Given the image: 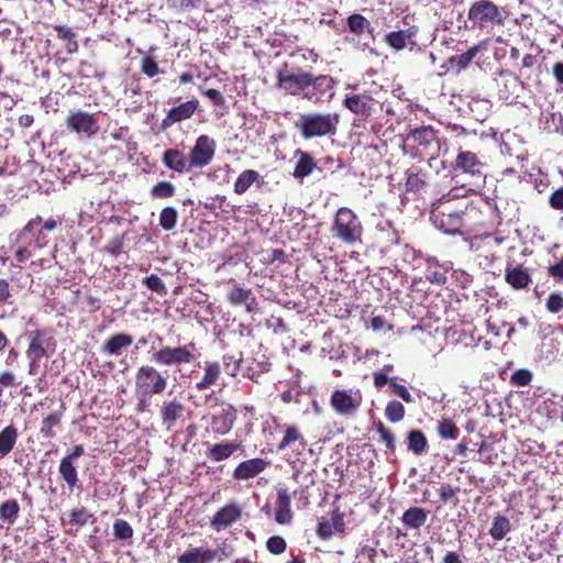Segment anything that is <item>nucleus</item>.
<instances>
[{"label": "nucleus", "mask_w": 563, "mask_h": 563, "mask_svg": "<svg viewBox=\"0 0 563 563\" xmlns=\"http://www.w3.org/2000/svg\"><path fill=\"white\" fill-rule=\"evenodd\" d=\"M271 423L274 431L282 432V439L276 444V451L284 453L288 461L291 459L299 461L308 446V441L301 428L295 423H282L275 416L271 418Z\"/></svg>", "instance_id": "f257e3e1"}, {"label": "nucleus", "mask_w": 563, "mask_h": 563, "mask_svg": "<svg viewBox=\"0 0 563 563\" xmlns=\"http://www.w3.org/2000/svg\"><path fill=\"white\" fill-rule=\"evenodd\" d=\"M340 123L338 113L310 112L301 114L295 126L305 139L334 136Z\"/></svg>", "instance_id": "f03ea898"}, {"label": "nucleus", "mask_w": 563, "mask_h": 563, "mask_svg": "<svg viewBox=\"0 0 563 563\" xmlns=\"http://www.w3.org/2000/svg\"><path fill=\"white\" fill-rule=\"evenodd\" d=\"M331 232L333 238L353 245L362 241L363 224L352 209L341 207L334 216Z\"/></svg>", "instance_id": "7ed1b4c3"}, {"label": "nucleus", "mask_w": 563, "mask_h": 563, "mask_svg": "<svg viewBox=\"0 0 563 563\" xmlns=\"http://www.w3.org/2000/svg\"><path fill=\"white\" fill-rule=\"evenodd\" d=\"M508 16V11L504 7H498L492 0H477L471 4L467 18L473 27L487 29L494 26H504Z\"/></svg>", "instance_id": "20e7f679"}, {"label": "nucleus", "mask_w": 563, "mask_h": 563, "mask_svg": "<svg viewBox=\"0 0 563 563\" xmlns=\"http://www.w3.org/2000/svg\"><path fill=\"white\" fill-rule=\"evenodd\" d=\"M197 346L195 342L185 345H164L151 355L156 364L180 371L183 365L192 363L196 360Z\"/></svg>", "instance_id": "39448f33"}, {"label": "nucleus", "mask_w": 563, "mask_h": 563, "mask_svg": "<svg viewBox=\"0 0 563 563\" xmlns=\"http://www.w3.org/2000/svg\"><path fill=\"white\" fill-rule=\"evenodd\" d=\"M168 385L167 377L153 365H142L135 373V395L147 398L163 394Z\"/></svg>", "instance_id": "423d86ee"}, {"label": "nucleus", "mask_w": 563, "mask_h": 563, "mask_svg": "<svg viewBox=\"0 0 563 563\" xmlns=\"http://www.w3.org/2000/svg\"><path fill=\"white\" fill-rule=\"evenodd\" d=\"M430 219L435 228L446 234H463L461 211L445 206L443 199H438L433 202Z\"/></svg>", "instance_id": "0eeeda50"}, {"label": "nucleus", "mask_w": 563, "mask_h": 563, "mask_svg": "<svg viewBox=\"0 0 563 563\" xmlns=\"http://www.w3.org/2000/svg\"><path fill=\"white\" fill-rule=\"evenodd\" d=\"M100 112L90 113L84 110L69 111L65 119L66 129L79 136L91 139L100 131Z\"/></svg>", "instance_id": "6e6552de"}, {"label": "nucleus", "mask_w": 563, "mask_h": 563, "mask_svg": "<svg viewBox=\"0 0 563 563\" xmlns=\"http://www.w3.org/2000/svg\"><path fill=\"white\" fill-rule=\"evenodd\" d=\"M288 64L284 63L283 68L277 71V86L286 93L299 96L310 87L311 73L297 68L296 71H289Z\"/></svg>", "instance_id": "1a4fd4ad"}, {"label": "nucleus", "mask_w": 563, "mask_h": 563, "mask_svg": "<svg viewBox=\"0 0 563 563\" xmlns=\"http://www.w3.org/2000/svg\"><path fill=\"white\" fill-rule=\"evenodd\" d=\"M490 212L492 208L489 203L482 198L467 203L465 208L461 210L463 233L476 232L484 228Z\"/></svg>", "instance_id": "9d476101"}, {"label": "nucleus", "mask_w": 563, "mask_h": 563, "mask_svg": "<svg viewBox=\"0 0 563 563\" xmlns=\"http://www.w3.org/2000/svg\"><path fill=\"white\" fill-rule=\"evenodd\" d=\"M362 402L363 397L358 389L354 391L335 389L330 397V406L339 416H354Z\"/></svg>", "instance_id": "9b49d317"}, {"label": "nucleus", "mask_w": 563, "mask_h": 563, "mask_svg": "<svg viewBox=\"0 0 563 563\" xmlns=\"http://www.w3.org/2000/svg\"><path fill=\"white\" fill-rule=\"evenodd\" d=\"M30 343L26 350V355L30 358V374L35 373L38 366V361L47 355L46 346L53 341L52 336H47L45 330L36 329L27 333Z\"/></svg>", "instance_id": "f8f14e48"}, {"label": "nucleus", "mask_w": 563, "mask_h": 563, "mask_svg": "<svg viewBox=\"0 0 563 563\" xmlns=\"http://www.w3.org/2000/svg\"><path fill=\"white\" fill-rule=\"evenodd\" d=\"M199 108L198 99H190L185 102H181L177 106H173L170 109L166 111L165 117L161 122V130L166 131L176 124H180L194 117L196 111Z\"/></svg>", "instance_id": "ddd939ff"}, {"label": "nucleus", "mask_w": 563, "mask_h": 563, "mask_svg": "<svg viewBox=\"0 0 563 563\" xmlns=\"http://www.w3.org/2000/svg\"><path fill=\"white\" fill-rule=\"evenodd\" d=\"M317 536L321 540H330L334 533L345 534L344 514L339 507H335L330 518L321 517L317 525Z\"/></svg>", "instance_id": "4468645a"}, {"label": "nucleus", "mask_w": 563, "mask_h": 563, "mask_svg": "<svg viewBox=\"0 0 563 563\" xmlns=\"http://www.w3.org/2000/svg\"><path fill=\"white\" fill-rule=\"evenodd\" d=\"M236 420V409L232 405H224L213 413L211 418V430L219 435L228 434Z\"/></svg>", "instance_id": "2eb2a0df"}, {"label": "nucleus", "mask_w": 563, "mask_h": 563, "mask_svg": "<svg viewBox=\"0 0 563 563\" xmlns=\"http://www.w3.org/2000/svg\"><path fill=\"white\" fill-rule=\"evenodd\" d=\"M185 411V404L179 398L174 397L173 399L164 400L159 409V415L166 429H173L176 422L184 418Z\"/></svg>", "instance_id": "dca6fc26"}, {"label": "nucleus", "mask_w": 563, "mask_h": 563, "mask_svg": "<svg viewBox=\"0 0 563 563\" xmlns=\"http://www.w3.org/2000/svg\"><path fill=\"white\" fill-rule=\"evenodd\" d=\"M227 300L233 307L243 305L249 313L256 311V298L253 296L252 289L243 285L235 284L227 294Z\"/></svg>", "instance_id": "f3484780"}, {"label": "nucleus", "mask_w": 563, "mask_h": 563, "mask_svg": "<svg viewBox=\"0 0 563 563\" xmlns=\"http://www.w3.org/2000/svg\"><path fill=\"white\" fill-rule=\"evenodd\" d=\"M268 465L269 462L262 457H254L243 461L233 470V478L236 481H247L254 478L255 476L263 473Z\"/></svg>", "instance_id": "a211bd4d"}, {"label": "nucleus", "mask_w": 563, "mask_h": 563, "mask_svg": "<svg viewBox=\"0 0 563 563\" xmlns=\"http://www.w3.org/2000/svg\"><path fill=\"white\" fill-rule=\"evenodd\" d=\"M241 516V507L233 503L220 508L212 517L210 525L214 530L220 531L239 521Z\"/></svg>", "instance_id": "6ab92c4d"}, {"label": "nucleus", "mask_w": 563, "mask_h": 563, "mask_svg": "<svg viewBox=\"0 0 563 563\" xmlns=\"http://www.w3.org/2000/svg\"><path fill=\"white\" fill-rule=\"evenodd\" d=\"M243 450V445L238 441H222L212 444L206 451V456L214 463L222 462L231 457L236 451Z\"/></svg>", "instance_id": "aec40b11"}, {"label": "nucleus", "mask_w": 563, "mask_h": 563, "mask_svg": "<svg viewBox=\"0 0 563 563\" xmlns=\"http://www.w3.org/2000/svg\"><path fill=\"white\" fill-rule=\"evenodd\" d=\"M219 550L210 548H190L177 558L178 563H212L218 559Z\"/></svg>", "instance_id": "412c9836"}, {"label": "nucleus", "mask_w": 563, "mask_h": 563, "mask_svg": "<svg viewBox=\"0 0 563 563\" xmlns=\"http://www.w3.org/2000/svg\"><path fill=\"white\" fill-rule=\"evenodd\" d=\"M505 282L514 289H526L532 282L531 275L521 264L507 266L505 271Z\"/></svg>", "instance_id": "4be33fe9"}, {"label": "nucleus", "mask_w": 563, "mask_h": 563, "mask_svg": "<svg viewBox=\"0 0 563 563\" xmlns=\"http://www.w3.org/2000/svg\"><path fill=\"white\" fill-rule=\"evenodd\" d=\"M133 343V338L128 333H115L109 336L102 344V352L110 356H119Z\"/></svg>", "instance_id": "5701e85b"}, {"label": "nucleus", "mask_w": 563, "mask_h": 563, "mask_svg": "<svg viewBox=\"0 0 563 563\" xmlns=\"http://www.w3.org/2000/svg\"><path fill=\"white\" fill-rule=\"evenodd\" d=\"M291 496L286 488L277 489L275 520L279 525H289L294 515L290 508Z\"/></svg>", "instance_id": "b1692460"}, {"label": "nucleus", "mask_w": 563, "mask_h": 563, "mask_svg": "<svg viewBox=\"0 0 563 563\" xmlns=\"http://www.w3.org/2000/svg\"><path fill=\"white\" fill-rule=\"evenodd\" d=\"M202 368L203 375L196 383V389L199 391L207 390L217 385L222 373V367L218 361H205Z\"/></svg>", "instance_id": "393cba45"}, {"label": "nucleus", "mask_w": 563, "mask_h": 563, "mask_svg": "<svg viewBox=\"0 0 563 563\" xmlns=\"http://www.w3.org/2000/svg\"><path fill=\"white\" fill-rule=\"evenodd\" d=\"M429 511L419 506L406 509L400 518L407 530H420L428 521Z\"/></svg>", "instance_id": "a878e982"}, {"label": "nucleus", "mask_w": 563, "mask_h": 563, "mask_svg": "<svg viewBox=\"0 0 563 563\" xmlns=\"http://www.w3.org/2000/svg\"><path fill=\"white\" fill-rule=\"evenodd\" d=\"M479 51H481V45H475V46L468 48L463 54L451 56L442 65V68H445L446 71H454L455 74H460L462 70L467 68V66L471 64V62L479 53Z\"/></svg>", "instance_id": "bb28decb"}, {"label": "nucleus", "mask_w": 563, "mask_h": 563, "mask_svg": "<svg viewBox=\"0 0 563 563\" xmlns=\"http://www.w3.org/2000/svg\"><path fill=\"white\" fill-rule=\"evenodd\" d=\"M64 418L63 410L52 411L40 423V434L45 440H52L57 435V430L62 429Z\"/></svg>", "instance_id": "cd10ccee"}, {"label": "nucleus", "mask_w": 563, "mask_h": 563, "mask_svg": "<svg viewBox=\"0 0 563 563\" xmlns=\"http://www.w3.org/2000/svg\"><path fill=\"white\" fill-rule=\"evenodd\" d=\"M333 86H334V79L331 76H328V75L314 76L311 73L310 87H312V91L307 92L305 95V97L308 98L309 100L318 101L324 95L330 93L333 89Z\"/></svg>", "instance_id": "c85d7f7f"}, {"label": "nucleus", "mask_w": 563, "mask_h": 563, "mask_svg": "<svg viewBox=\"0 0 563 563\" xmlns=\"http://www.w3.org/2000/svg\"><path fill=\"white\" fill-rule=\"evenodd\" d=\"M264 184L263 176L255 169H244L239 174L233 190L236 195H244L253 185L262 187Z\"/></svg>", "instance_id": "c756f323"}, {"label": "nucleus", "mask_w": 563, "mask_h": 563, "mask_svg": "<svg viewBox=\"0 0 563 563\" xmlns=\"http://www.w3.org/2000/svg\"><path fill=\"white\" fill-rule=\"evenodd\" d=\"M214 156L213 143H196L190 152L189 165L192 167H203L208 165Z\"/></svg>", "instance_id": "7c9ffc66"}, {"label": "nucleus", "mask_w": 563, "mask_h": 563, "mask_svg": "<svg viewBox=\"0 0 563 563\" xmlns=\"http://www.w3.org/2000/svg\"><path fill=\"white\" fill-rule=\"evenodd\" d=\"M418 27L416 25L408 27L407 30H399L389 32L385 36V42L388 46L396 51H401L406 47L408 42H411L418 34Z\"/></svg>", "instance_id": "2f4dec72"}, {"label": "nucleus", "mask_w": 563, "mask_h": 563, "mask_svg": "<svg viewBox=\"0 0 563 563\" xmlns=\"http://www.w3.org/2000/svg\"><path fill=\"white\" fill-rule=\"evenodd\" d=\"M19 439V430L10 423L0 430V459L9 455L15 448Z\"/></svg>", "instance_id": "473e14b6"}, {"label": "nucleus", "mask_w": 563, "mask_h": 563, "mask_svg": "<svg viewBox=\"0 0 563 563\" xmlns=\"http://www.w3.org/2000/svg\"><path fill=\"white\" fill-rule=\"evenodd\" d=\"M372 100L373 98L368 93L347 95L343 100V104L351 112L363 115L369 111Z\"/></svg>", "instance_id": "72a5a7b5"}, {"label": "nucleus", "mask_w": 563, "mask_h": 563, "mask_svg": "<svg viewBox=\"0 0 563 563\" xmlns=\"http://www.w3.org/2000/svg\"><path fill=\"white\" fill-rule=\"evenodd\" d=\"M163 163L169 169L184 173L190 169L189 158L178 150H167L163 156Z\"/></svg>", "instance_id": "f704fd0d"}, {"label": "nucleus", "mask_w": 563, "mask_h": 563, "mask_svg": "<svg viewBox=\"0 0 563 563\" xmlns=\"http://www.w3.org/2000/svg\"><path fill=\"white\" fill-rule=\"evenodd\" d=\"M58 472L70 490L78 485L79 478L75 461L63 457L59 462Z\"/></svg>", "instance_id": "c9c22d12"}, {"label": "nucleus", "mask_w": 563, "mask_h": 563, "mask_svg": "<svg viewBox=\"0 0 563 563\" xmlns=\"http://www.w3.org/2000/svg\"><path fill=\"white\" fill-rule=\"evenodd\" d=\"M456 166L472 175L481 174L483 163L472 152H461L456 157Z\"/></svg>", "instance_id": "e433bc0d"}, {"label": "nucleus", "mask_w": 563, "mask_h": 563, "mask_svg": "<svg viewBox=\"0 0 563 563\" xmlns=\"http://www.w3.org/2000/svg\"><path fill=\"white\" fill-rule=\"evenodd\" d=\"M407 449L416 455H421L428 449V440L426 434L419 430H410L407 434Z\"/></svg>", "instance_id": "4c0bfd02"}, {"label": "nucleus", "mask_w": 563, "mask_h": 563, "mask_svg": "<svg viewBox=\"0 0 563 563\" xmlns=\"http://www.w3.org/2000/svg\"><path fill=\"white\" fill-rule=\"evenodd\" d=\"M512 530V526H511V522L510 520L501 515V514H497L494 518H493V522H492V527L489 529V536L495 540V541H500L503 540L510 531Z\"/></svg>", "instance_id": "58836bf2"}, {"label": "nucleus", "mask_w": 563, "mask_h": 563, "mask_svg": "<svg viewBox=\"0 0 563 563\" xmlns=\"http://www.w3.org/2000/svg\"><path fill=\"white\" fill-rule=\"evenodd\" d=\"M426 279L439 286H442L446 283V273L443 271L438 261L433 257L427 258V269H426Z\"/></svg>", "instance_id": "ea45409f"}, {"label": "nucleus", "mask_w": 563, "mask_h": 563, "mask_svg": "<svg viewBox=\"0 0 563 563\" xmlns=\"http://www.w3.org/2000/svg\"><path fill=\"white\" fill-rule=\"evenodd\" d=\"M20 510V505L15 499H7L0 504V519L11 526L16 521Z\"/></svg>", "instance_id": "a19ab883"}, {"label": "nucleus", "mask_w": 563, "mask_h": 563, "mask_svg": "<svg viewBox=\"0 0 563 563\" xmlns=\"http://www.w3.org/2000/svg\"><path fill=\"white\" fill-rule=\"evenodd\" d=\"M349 31L357 36L364 34L365 31L372 32L369 21L360 13H353L346 19Z\"/></svg>", "instance_id": "79ce46f5"}, {"label": "nucleus", "mask_w": 563, "mask_h": 563, "mask_svg": "<svg viewBox=\"0 0 563 563\" xmlns=\"http://www.w3.org/2000/svg\"><path fill=\"white\" fill-rule=\"evenodd\" d=\"M374 430L379 434V441L385 444L386 449L390 452L396 451V439L394 432L387 428L383 421H375Z\"/></svg>", "instance_id": "37998d69"}, {"label": "nucleus", "mask_w": 563, "mask_h": 563, "mask_svg": "<svg viewBox=\"0 0 563 563\" xmlns=\"http://www.w3.org/2000/svg\"><path fill=\"white\" fill-rule=\"evenodd\" d=\"M437 433L442 440H455L460 435V429L452 419L444 418L439 421Z\"/></svg>", "instance_id": "c03bdc74"}, {"label": "nucleus", "mask_w": 563, "mask_h": 563, "mask_svg": "<svg viewBox=\"0 0 563 563\" xmlns=\"http://www.w3.org/2000/svg\"><path fill=\"white\" fill-rule=\"evenodd\" d=\"M522 86V82L518 77H510L503 84V88L499 89V98L505 101H512L517 98V92Z\"/></svg>", "instance_id": "a18cd8bd"}, {"label": "nucleus", "mask_w": 563, "mask_h": 563, "mask_svg": "<svg viewBox=\"0 0 563 563\" xmlns=\"http://www.w3.org/2000/svg\"><path fill=\"white\" fill-rule=\"evenodd\" d=\"M406 416L405 406L398 400H389L385 407V417L391 423L404 420Z\"/></svg>", "instance_id": "49530a36"}, {"label": "nucleus", "mask_w": 563, "mask_h": 563, "mask_svg": "<svg viewBox=\"0 0 563 563\" xmlns=\"http://www.w3.org/2000/svg\"><path fill=\"white\" fill-rule=\"evenodd\" d=\"M178 221V212L174 207H165L159 213V225L165 231L175 229Z\"/></svg>", "instance_id": "de8ad7c7"}, {"label": "nucleus", "mask_w": 563, "mask_h": 563, "mask_svg": "<svg viewBox=\"0 0 563 563\" xmlns=\"http://www.w3.org/2000/svg\"><path fill=\"white\" fill-rule=\"evenodd\" d=\"M426 186V175L419 170L410 168L407 172L406 189L408 191H419Z\"/></svg>", "instance_id": "09e8293b"}, {"label": "nucleus", "mask_w": 563, "mask_h": 563, "mask_svg": "<svg viewBox=\"0 0 563 563\" xmlns=\"http://www.w3.org/2000/svg\"><path fill=\"white\" fill-rule=\"evenodd\" d=\"M176 192V187L167 180L157 183L151 188V196L157 199L172 198Z\"/></svg>", "instance_id": "8fccbe9b"}, {"label": "nucleus", "mask_w": 563, "mask_h": 563, "mask_svg": "<svg viewBox=\"0 0 563 563\" xmlns=\"http://www.w3.org/2000/svg\"><path fill=\"white\" fill-rule=\"evenodd\" d=\"M141 73L147 76L148 78H154L158 74H161V69L158 66V63L155 60L154 57L150 55H145L141 59Z\"/></svg>", "instance_id": "3c124183"}, {"label": "nucleus", "mask_w": 563, "mask_h": 563, "mask_svg": "<svg viewBox=\"0 0 563 563\" xmlns=\"http://www.w3.org/2000/svg\"><path fill=\"white\" fill-rule=\"evenodd\" d=\"M314 167L313 159L308 156L303 155L297 163L295 170H294V177L296 178H303L312 173Z\"/></svg>", "instance_id": "603ef678"}, {"label": "nucleus", "mask_w": 563, "mask_h": 563, "mask_svg": "<svg viewBox=\"0 0 563 563\" xmlns=\"http://www.w3.org/2000/svg\"><path fill=\"white\" fill-rule=\"evenodd\" d=\"M113 533L115 538L121 540L131 539L133 537V528L124 519H117L113 523Z\"/></svg>", "instance_id": "864d4df0"}, {"label": "nucleus", "mask_w": 563, "mask_h": 563, "mask_svg": "<svg viewBox=\"0 0 563 563\" xmlns=\"http://www.w3.org/2000/svg\"><path fill=\"white\" fill-rule=\"evenodd\" d=\"M90 517L91 515L85 507L74 508L68 514L69 523L78 527L87 525Z\"/></svg>", "instance_id": "5fc2aeb1"}, {"label": "nucleus", "mask_w": 563, "mask_h": 563, "mask_svg": "<svg viewBox=\"0 0 563 563\" xmlns=\"http://www.w3.org/2000/svg\"><path fill=\"white\" fill-rule=\"evenodd\" d=\"M266 549L269 553H272L274 555H279L286 551L287 542L280 536H273L267 539Z\"/></svg>", "instance_id": "6e6d98bb"}, {"label": "nucleus", "mask_w": 563, "mask_h": 563, "mask_svg": "<svg viewBox=\"0 0 563 563\" xmlns=\"http://www.w3.org/2000/svg\"><path fill=\"white\" fill-rule=\"evenodd\" d=\"M143 285H145L150 290L157 292L158 295H166V286L161 277L155 274H152L143 279Z\"/></svg>", "instance_id": "4d7b16f0"}, {"label": "nucleus", "mask_w": 563, "mask_h": 563, "mask_svg": "<svg viewBox=\"0 0 563 563\" xmlns=\"http://www.w3.org/2000/svg\"><path fill=\"white\" fill-rule=\"evenodd\" d=\"M479 461L484 464H495L498 457V454L494 452L490 444L486 442H482L478 449Z\"/></svg>", "instance_id": "13d9d810"}, {"label": "nucleus", "mask_w": 563, "mask_h": 563, "mask_svg": "<svg viewBox=\"0 0 563 563\" xmlns=\"http://www.w3.org/2000/svg\"><path fill=\"white\" fill-rule=\"evenodd\" d=\"M390 390L393 395L401 398L405 402H415V398L412 397L408 388L405 385L399 384L397 382V378L395 379V382H391Z\"/></svg>", "instance_id": "bf43d9fd"}, {"label": "nucleus", "mask_w": 563, "mask_h": 563, "mask_svg": "<svg viewBox=\"0 0 563 563\" xmlns=\"http://www.w3.org/2000/svg\"><path fill=\"white\" fill-rule=\"evenodd\" d=\"M532 380V373L529 369H517L511 374V383L517 386H528Z\"/></svg>", "instance_id": "052dcab7"}, {"label": "nucleus", "mask_w": 563, "mask_h": 563, "mask_svg": "<svg viewBox=\"0 0 563 563\" xmlns=\"http://www.w3.org/2000/svg\"><path fill=\"white\" fill-rule=\"evenodd\" d=\"M545 307L552 313L560 312L563 309V296L560 292L550 294Z\"/></svg>", "instance_id": "680f3d73"}, {"label": "nucleus", "mask_w": 563, "mask_h": 563, "mask_svg": "<svg viewBox=\"0 0 563 563\" xmlns=\"http://www.w3.org/2000/svg\"><path fill=\"white\" fill-rule=\"evenodd\" d=\"M460 492L459 487H452L451 485H442L439 489L440 499L446 504L455 499L454 505L457 504L456 495Z\"/></svg>", "instance_id": "e2e57ef3"}, {"label": "nucleus", "mask_w": 563, "mask_h": 563, "mask_svg": "<svg viewBox=\"0 0 563 563\" xmlns=\"http://www.w3.org/2000/svg\"><path fill=\"white\" fill-rule=\"evenodd\" d=\"M170 9L176 11L189 12L197 8L195 0H167Z\"/></svg>", "instance_id": "0e129e2a"}, {"label": "nucleus", "mask_w": 563, "mask_h": 563, "mask_svg": "<svg viewBox=\"0 0 563 563\" xmlns=\"http://www.w3.org/2000/svg\"><path fill=\"white\" fill-rule=\"evenodd\" d=\"M412 137L415 141H434L435 140V132L430 126H422L420 129H416L412 132Z\"/></svg>", "instance_id": "69168bd1"}, {"label": "nucleus", "mask_w": 563, "mask_h": 563, "mask_svg": "<svg viewBox=\"0 0 563 563\" xmlns=\"http://www.w3.org/2000/svg\"><path fill=\"white\" fill-rule=\"evenodd\" d=\"M124 235L125 234H123L120 238L112 239L106 246V252L112 256H118L119 254H121L124 244Z\"/></svg>", "instance_id": "338daca9"}, {"label": "nucleus", "mask_w": 563, "mask_h": 563, "mask_svg": "<svg viewBox=\"0 0 563 563\" xmlns=\"http://www.w3.org/2000/svg\"><path fill=\"white\" fill-rule=\"evenodd\" d=\"M549 203L552 209L563 211V186L550 195Z\"/></svg>", "instance_id": "774afa93"}]
</instances>
